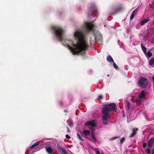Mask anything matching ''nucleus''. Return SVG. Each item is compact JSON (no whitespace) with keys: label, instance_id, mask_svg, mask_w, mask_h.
Listing matches in <instances>:
<instances>
[{"label":"nucleus","instance_id":"nucleus-22","mask_svg":"<svg viewBox=\"0 0 154 154\" xmlns=\"http://www.w3.org/2000/svg\"><path fill=\"white\" fill-rule=\"evenodd\" d=\"M146 56L147 57L150 58V57L152 55V54L151 53L150 51H148L147 54H146Z\"/></svg>","mask_w":154,"mask_h":154},{"label":"nucleus","instance_id":"nucleus-4","mask_svg":"<svg viewBox=\"0 0 154 154\" xmlns=\"http://www.w3.org/2000/svg\"><path fill=\"white\" fill-rule=\"evenodd\" d=\"M148 83L147 79L144 77L140 78L138 82V85L142 88H145L146 87Z\"/></svg>","mask_w":154,"mask_h":154},{"label":"nucleus","instance_id":"nucleus-42","mask_svg":"<svg viewBox=\"0 0 154 154\" xmlns=\"http://www.w3.org/2000/svg\"><path fill=\"white\" fill-rule=\"evenodd\" d=\"M153 4H154V1H153Z\"/></svg>","mask_w":154,"mask_h":154},{"label":"nucleus","instance_id":"nucleus-24","mask_svg":"<svg viewBox=\"0 0 154 154\" xmlns=\"http://www.w3.org/2000/svg\"><path fill=\"white\" fill-rule=\"evenodd\" d=\"M126 104L127 105V108L128 110H129V109L130 108V103L129 101H127L126 102Z\"/></svg>","mask_w":154,"mask_h":154},{"label":"nucleus","instance_id":"nucleus-17","mask_svg":"<svg viewBox=\"0 0 154 154\" xmlns=\"http://www.w3.org/2000/svg\"><path fill=\"white\" fill-rule=\"evenodd\" d=\"M123 9V8L121 6H119V7H118L117 8H116L115 9V13H117L118 12L121 11H122Z\"/></svg>","mask_w":154,"mask_h":154},{"label":"nucleus","instance_id":"nucleus-38","mask_svg":"<svg viewBox=\"0 0 154 154\" xmlns=\"http://www.w3.org/2000/svg\"><path fill=\"white\" fill-rule=\"evenodd\" d=\"M152 79L154 82V75L152 76Z\"/></svg>","mask_w":154,"mask_h":154},{"label":"nucleus","instance_id":"nucleus-27","mask_svg":"<svg viewBox=\"0 0 154 154\" xmlns=\"http://www.w3.org/2000/svg\"><path fill=\"white\" fill-rule=\"evenodd\" d=\"M77 135L78 138L79 140H81L82 141H83V139L82 138L81 136L79 134H78V133L77 134Z\"/></svg>","mask_w":154,"mask_h":154},{"label":"nucleus","instance_id":"nucleus-5","mask_svg":"<svg viewBox=\"0 0 154 154\" xmlns=\"http://www.w3.org/2000/svg\"><path fill=\"white\" fill-rule=\"evenodd\" d=\"M85 29L87 32L89 31L93 32L95 31L94 29V26L92 23H85Z\"/></svg>","mask_w":154,"mask_h":154},{"label":"nucleus","instance_id":"nucleus-14","mask_svg":"<svg viewBox=\"0 0 154 154\" xmlns=\"http://www.w3.org/2000/svg\"><path fill=\"white\" fill-rule=\"evenodd\" d=\"M149 21V18L145 19L143 20H141L140 22V24L141 26H143L145 23H147Z\"/></svg>","mask_w":154,"mask_h":154},{"label":"nucleus","instance_id":"nucleus-10","mask_svg":"<svg viewBox=\"0 0 154 154\" xmlns=\"http://www.w3.org/2000/svg\"><path fill=\"white\" fill-rule=\"evenodd\" d=\"M138 129L137 128H134L132 130L133 132L130 136L129 137L130 138H132L135 136L136 135Z\"/></svg>","mask_w":154,"mask_h":154},{"label":"nucleus","instance_id":"nucleus-23","mask_svg":"<svg viewBox=\"0 0 154 154\" xmlns=\"http://www.w3.org/2000/svg\"><path fill=\"white\" fill-rule=\"evenodd\" d=\"M154 59H151L149 61V64L150 66H152L154 64Z\"/></svg>","mask_w":154,"mask_h":154},{"label":"nucleus","instance_id":"nucleus-41","mask_svg":"<svg viewBox=\"0 0 154 154\" xmlns=\"http://www.w3.org/2000/svg\"><path fill=\"white\" fill-rule=\"evenodd\" d=\"M77 112H76V114H77Z\"/></svg>","mask_w":154,"mask_h":154},{"label":"nucleus","instance_id":"nucleus-1","mask_svg":"<svg viewBox=\"0 0 154 154\" xmlns=\"http://www.w3.org/2000/svg\"><path fill=\"white\" fill-rule=\"evenodd\" d=\"M74 36L75 39L78 40L76 44L70 40H66L65 43L73 54H78L82 51L85 50L88 47V45L82 32L77 31L74 33Z\"/></svg>","mask_w":154,"mask_h":154},{"label":"nucleus","instance_id":"nucleus-13","mask_svg":"<svg viewBox=\"0 0 154 154\" xmlns=\"http://www.w3.org/2000/svg\"><path fill=\"white\" fill-rule=\"evenodd\" d=\"M93 9L91 8L89 9L88 14H92L93 12L96 11L97 10L96 9V7L94 6H93L92 7Z\"/></svg>","mask_w":154,"mask_h":154},{"label":"nucleus","instance_id":"nucleus-35","mask_svg":"<svg viewBox=\"0 0 154 154\" xmlns=\"http://www.w3.org/2000/svg\"><path fill=\"white\" fill-rule=\"evenodd\" d=\"M151 42L154 43V37L152 38Z\"/></svg>","mask_w":154,"mask_h":154},{"label":"nucleus","instance_id":"nucleus-12","mask_svg":"<svg viewBox=\"0 0 154 154\" xmlns=\"http://www.w3.org/2000/svg\"><path fill=\"white\" fill-rule=\"evenodd\" d=\"M137 10L136 9L132 12L130 17L131 20L134 18L135 15V14H137Z\"/></svg>","mask_w":154,"mask_h":154},{"label":"nucleus","instance_id":"nucleus-19","mask_svg":"<svg viewBox=\"0 0 154 154\" xmlns=\"http://www.w3.org/2000/svg\"><path fill=\"white\" fill-rule=\"evenodd\" d=\"M39 143L38 142H36L34 143L30 147V149H32L35 147V146H38Z\"/></svg>","mask_w":154,"mask_h":154},{"label":"nucleus","instance_id":"nucleus-29","mask_svg":"<svg viewBox=\"0 0 154 154\" xmlns=\"http://www.w3.org/2000/svg\"><path fill=\"white\" fill-rule=\"evenodd\" d=\"M120 137L119 136H116L114 137H113L111 138L112 140H114Z\"/></svg>","mask_w":154,"mask_h":154},{"label":"nucleus","instance_id":"nucleus-3","mask_svg":"<svg viewBox=\"0 0 154 154\" xmlns=\"http://www.w3.org/2000/svg\"><path fill=\"white\" fill-rule=\"evenodd\" d=\"M52 28L55 32V34L57 39L60 41H63L64 32L63 30L58 26H54Z\"/></svg>","mask_w":154,"mask_h":154},{"label":"nucleus","instance_id":"nucleus-26","mask_svg":"<svg viewBox=\"0 0 154 154\" xmlns=\"http://www.w3.org/2000/svg\"><path fill=\"white\" fill-rule=\"evenodd\" d=\"M113 65L114 67L116 69H118V67L116 64L114 63V62H113Z\"/></svg>","mask_w":154,"mask_h":154},{"label":"nucleus","instance_id":"nucleus-39","mask_svg":"<svg viewBox=\"0 0 154 154\" xmlns=\"http://www.w3.org/2000/svg\"><path fill=\"white\" fill-rule=\"evenodd\" d=\"M69 126L70 127H72V125L71 124H69Z\"/></svg>","mask_w":154,"mask_h":154},{"label":"nucleus","instance_id":"nucleus-6","mask_svg":"<svg viewBox=\"0 0 154 154\" xmlns=\"http://www.w3.org/2000/svg\"><path fill=\"white\" fill-rule=\"evenodd\" d=\"M86 126L90 125L93 127H95L96 125L95 122L94 121H88L85 124Z\"/></svg>","mask_w":154,"mask_h":154},{"label":"nucleus","instance_id":"nucleus-15","mask_svg":"<svg viewBox=\"0 0 154 154\" xmlns=\"http://www.w3.org/2000/svg\"><path fill=\"white\" fill-rule=\"evenodd\" d=\"M145 96V94H144V91H141V93L140 94H139L138 97V99L143 98Z\"/></svg>","mask_w":154,"mask_h":154},{"label":"nucleus","instance_id":"nucleus-8","mask_svg":"<svg viewBox=\"0 0 154 154\" xmlns=\"http://www.w3.org/2000/svg\"><path fill=\"white\" fill-rule=\"evenodd\" d=\"M45 149L47 152L49 154H54L53 151L54 149L50 146H46Z\"/></svg>","mask_w":154,"mask_h":154},{"label":"nucleus","instance_id":"nucleus-2","mask_svg":"<svg viewBox=\"0 0 154 154\" xmlns=\"http://www.w3.org/2000/svg\"><path fill=\"white\" fill-rule=\"evenodd\" d=\"M116 105L114 103L104 105L101 110L102 120L103 124H106L108 123L109 119L110 118V112H116Z\"/></svg>","mask_w":154,"mask_h":154},{"label":"nucleus","instance_id":"nucleus-18","mask_svg":"<svg viewBox=\"0 0 154 154\" xmlns=\"http://www.w3.org/2000/svg\"><path fill=\"white\" fill-rule=\"evenodd\" d=\"M141 49L143 53L146 55V48L143 45L142 43L141 44Z\"/></svg>","mask_w":154,"mask_h":154},{"label":"nucleus","instance_id":"nucleus-25","mask_svg":"<svg viewBox=\"0 0 154 154\" xmlns=\"http://www.w3.org/2000/svg\"><path fill=\"white\" fill-rule=\"evenodd\" d=\"M125 138L124 137H123L120 140V143L121 144H122L125 141Z\"/></svg>","mask_w":154,"mask_h":154},{"label":"nucleus","instance_id":"nucleus-21","mask_svg":"<svg viewBox=\"0 0 154 154\" xmlns=\"http://www.w3.org/2000/svg\"><path fill=\"white\" fill-rule=\"evenodd\" d=\"M83 133L85 136H87L88 134H90V133L88 130H85L83 131Z\"/></svg>","mask_w":154,"mask_h":154},{"label":"nucleus","instance_id":"nucleus-28","mask_svg":"<svg viewBox=\"0 0 154 154\" xmlns=\"http://www.w3.org/2000/svg\"><path fill=\"white\" fill-rule=\"evenodd\" d=\"M146 153L147 154H150L151 152V151L150 149L149 148H147L146 150Z\"/></svg>","mask_w":154,"mask_h":154},{"label":"nucleus","instance_id":"nucleus-37","mask_svg":"<svg viewBox=\"0 0 154 154\" xmlns=\"http://www.w3.org/2000/svg\"><path fill=\"white\" fill-rule=\"evenodd\" d=\"M67 131H68V132H70V130H69V128L68 127H67Z\"/></svg>","mask_w":154,"mask_h":154},{"label":"nucleus","instance_id":"nucleus-36","mask_svg":"<svg viewBox=\"0 0 154 154\" xmlns=\"http://www.w3.org/2000/svg\"><path fill=\"white\" fill-rule=\"evenodd\" d=\"M152 154H154V149L152 150Z\"/></svg>","mask_w":154,"mask_h":154},{"label":"nucleus","instance_id":"nucleus-32","mask_svg":"<svg viewBox=\"0 0 154 154\" xmlns=\"http://www.w3.org/2000/svg\"><path fill=\"white\" fill-rule=\"evenodd\" d=\"M98 98L99 99H101L103 98V96L102 95H100L98 96Z\"/></svg>","mask_w":154,"mask_h":154},{"label":"nucleus","instance_id":"nucleus-44","mask_svg":"<svg viewBox=\"0 0 154 154\" xmlns=\"http://www.w3.org/2000/svg\"><path fill=\"white\" fill-rule=\"evenodd\" d=\"M153 49H154V47H153Z\"/></svg>","mask_w":154,"mask_h":154},{"label":"nucleus","instance_id":"nucleus-34","mask_svg":"<svg viewBox=\"0 0 154 154\" xmlns=\"http://www.w3.org/2000/svg\"><path fill=\"white\" fill-rule=\"evenodd\" d=\"M146 146V143H143V148H145Z\"/></svg>","mask_w":154,"mask_h":154},{"label":"nucleus","instance_id":"nucleus-31","mask_svg":"<svg viewBox=\"0 0 154 154\" xmlns=\"http://www.w3.org/2000/svg\"><path fill=\"white\" fill-rule=\"evenodd\" d=\"M65 137L68 139H70L71 138L70 137L68 134H66L65 136Z\"/></svg>","mask_w":154,"mask_h":154},{"label":"nucleus","instance_id":"nucleus-7","mask_svg":"<svg viewBox=\"0 0 154 154\" xmlns=\"http://www.w3.org/2000/svg\"><path fill=\"white\" fill-rule=\"evenodd\" d=\"M154 143V137H152L148 142V145L149 147L151 148L152 147L153 143Z\"/></svg>","mask_w":154,"mask_h":154},{"label":"nucleus","instance_id":"nucleus-11","mask_svg":"<svg viewBox=\"0 0 154 154\" xmlns=\"http://www.w3.org/2000/svg\"><path fill=\"white\" fill-rule=\"evenodd\" d=\"M58 151L60 152H62L63 154H68L67 153L65 149L63 147H60L58 149Z\"/></svg>","mask_w":154,"mask_h":154},{"label":"nucleus","instance_id":"nucleus-33","mask_svg":"<svg viewBox=\"0 0 154 154\" xmlns=\"http://www.w3.org/2000/svg\"><path fill=\"white\" fill-rule=\"evenodd\" d=\"M137 100H136V102L137 103H140V101L138 99V98H137Z\"/></svg>","mask_w":154,"mask_h":154},{"label":"nucleus","instance_id":"nucleus-9","mask_svg":"<svg viewBox=\"0 0 154 154\" xmlns=\"http://www.w3.org/2000/svg\"><path fill=\"white\" fill-rule=\"evenodd\" d=\"M91 138L90 140H93L94 143H95L97 141V139L95 136V133L93 131L91 132Z\"/></svg>","mask_w":154,"mask_h":154},{"label":"nucleus","instance_id":"nucleus-16","mask_svg":"<svg viewBox=\"0 0 154 154\" xmlns=\"http://www.w3.org/2000/svg\"><path fill=\"white\" fill-rule=\"evenodd\" d=\"M106 60L107 61L109 62H114V61L110 55L106 57Z\"/></svg>","mask_w":154,"mask_h":154},{"label":"nucleus","instance_id":"nucleus-30","mask_svg":"<svg viewBox=\"0 0 154 154\" xmlns=\"http://www.w3.org/2000/svg\"><path fill=\"white\" fill-rule=\"evenodd\" d=\"M95 151L96 154H100V151L97 149H96Z\"/></svg>","mask_w":154,"mask_h":154},{"label":"nucleus","instance_id":"nucleus-20","mask_svg":"<svg viewBox=\"0 0 154 154\" xmlns=\"http://www.w3.org/2000/svg\"><path fill=\"white\" fill-rule=\"evenodd\" d=\"M42 148V147L41 146H39L36 148L34 150H33L32 152L33 153L35 152H36V151H38V150H40Z\"/></svg>","mask_w":154,"mask_h":154},{"label":"nucleus","instance_id":"nucleus-40","mask_svg":"<svg viewBox=\"0 0 154 154\" xmlns=\"http://www.w3.org/2000/svg\"><path fill=\"white\" fill-rule=\"evenodd\" d=\"M64 112H67V111L64 110Z\"/></svg>","mask_w":154,"mask_h":154},{"label":"nucleus","instance_id":"nucleus-43","mask_svg":"<svg viewBox=\"0 0 154 154\" xmlns=\"http://www.w3.org/2000/svg\"><path fill=\"white\" fill-rule=\"evenodd\" d=\"M101 154H103V153H102Z\"/></svg>","mask_w":154,"mask_h":154}]
</instances>
